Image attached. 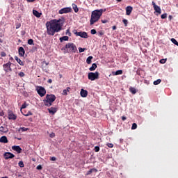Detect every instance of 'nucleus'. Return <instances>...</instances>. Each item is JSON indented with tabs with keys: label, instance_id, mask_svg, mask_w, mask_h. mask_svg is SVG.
<instances>
[{
	"label": "nucleus",
	"instance_id": "1",
	"mask_svg": "<svg viewBox=\"0 0 178 178\" xmlns=\"http://www.w3.org/2000/svg\"><path fill=\"white\" fill-rule=\"evenodd\" d=\"M47 33L49 35H55V33H59L62 30L60 19H53L46 23Z\"/></svg>",
	"mask_w": 178,
	"mask_h": 178
},
{
	"label": "nucleus",
	"instance_id": "2",
	"mask_svg": "<svg viewBox=\"0 0 178 178\" xmlns=\"http://www.w3.org/2000/svg\"><path fill=\"white\" fill-rule=\"evenodd\" d=\"M102 13H104V10H95L92 12L90 24V26H92L95 23H97L99 19H101V16H102Z\"/></svg>",
	"mask_w": 178,
	"mask_h": 178
},
{
	"label": "nucleus",
	"instance_id": "3",
	"mask_svg": "<svg viewBox=\"0 0 178 178\" xmlns=\"http://www.w3.org/2000/svg\"><path fill=\"white\" fill-rule=\"evenodd\" d=\"M56 99V96L55 95H47L46 99L43 100L45 106H51L52 103L55 102Z\"/></svg>",
	"mask_w": 178,
	"mask_h": 178
},
{
	"label": "nucleus",
	"instance_id": "4",
	"mask_svg": "<svg viewBox=\"0 0 178 178\" xmlns=\"http://www.w3.org/2000/svg\"><path fill=\"white\" fill-rule=\"evenodd\" d=\"M64 49H69V52H72V54H76V52H77V47H76V44L74 43H67L65 46Z\"/></svg>",
	"mask_w": 178,
	"mask_h": 178
},
{
	"label": "nucleus",
	"instance_id": "5",
	"mask_svg": "<svg viewBox=\"0 0 178 178\" xmlns=\"http://www.w3.org/2000/svg\"><path fill=\"white\" fill-rule=\"evenodd\" d=\"M88 80H91V81H94L95 80H98L99 79V72H89L88 74Z\"/></svg>",
	"mask_w": 178,
	"mask_h": 178
},
{
	"label": "nucleus",
	"instance_id": "6",
	"mask_svg": "<svg viewBox=\"0 0 178 178\" xmlns=\"http://www.w3.org/2000/svg\"><path fill=\"white\" fill-rule=\"evenodd\" d=\"M36 91L40 97H44L47 94V90L42 86H37Z\"/></svg>",
	"mask_w": 178,
	"mask_h": 178
},
{
	"label": "nucleus",
	"instance_id": "7",
	"mask_svg": "<svg viewBox=\"0 0 178 178\" xmlns=\"http://www.w3.org/2000/svg\"><path fill=\"white\" fill-rule=\"evenodd\" d=\"M10 66H12V63H10V62L3 64V70H4V72H6V73L12 72V67H10Z\"/></svg>",
	"mask_w": 178,
	"mask_h": 178
},
{
	"label": "nucleus",
	"instance_id": "8",
	"mask_svg": "<svg viewBox=\"0 0 178 178\" xmlns=\"http://www.w3.org/2000/svg\"><path fill=\"white\" fill-rule=\"evenodd\" d=\"M8 116L9 120H16V119H17V115L13 113V111L11 110H8Z\"/></svg>",
	"mask_w": 178,
	"mask_h": 178
},
{
	"label": "nucleus",
	"instance_id": "9",
	"mask_svg": "<svg viewBox=\"0 0 178 178\" xmlns=\"http://www.w3.org/2000/svg\"><path fill=\"white\" fill-rule=\"evenodd\" d=\"M75 35H76L77 37H81V38H88V34L87 33V32H77L76 31L74 33Z\"/></svg>",
	"mask_w": 178,
	"mask_h": 178
},
{
	"label": "nucleus",
	"instance_id": "10",
	"mask_svg": "<svg viewBox=\"0 0 178 178\" xmlns=\"http://www.w3.org/2000/svg\"><path fill=\"white\" fill-rule=\"evenodd\" d=\"M72 12V8L70 7H66L60 9L58 11L59 15H63L64 13H70Z\"/></svg>",
	"mask_w": 178,
	"mask_h": 178
},
{
	"label": "nucleus",
	"instance_id": "11",
	"mask_svg": "<svg viewBox=\"0 0 178 178\" xmlns=\"http://www.w3.org/2000/svg\"><path fill=\"white\" fill-rule=\"evenodd\" d=\"M152 3L153 8H154V10H155V12L156 13H158V15H161L162 13L161 7L157 6L156 3H155L154 1H152Z\"/></svg>",
	"mask_w": 178,
	"mask_h": 178
},
{
	"label": "nucleus",
	"instance_id": "12",
	"mask_svg": "<svg viewBox=\"0 0 178 178\" xmlns=\"http://www.w3.org/2000/svg\"><path fill=\"white\" fill-rule=\"evenodd\" d=\"M42 69L44 72H45L46 73H48V65H49V63H47L45 61H43L42 63Z\"/></svg>",
	"mask_w": 178,
	"mask_h": 178
},
{
	"label": "nucleus",
	"instance_id": "13",
	"mask_svg": "<svg viewBox=\"0 0 178 178\" xmlns=\"http://www.w3.org/2000/svg\"><path fill=\"white\" fill-rule=\"evenodd\" d=\"M4 158L5 159H13V158H15V154L10 152H6L4 154Z\"/></svg>",
	"mask_w": 178,
	"mask_h": 178
},
{
	"label": "nucleus",
	"instance_id": "14",
	"mask_svg": "<svg viewBox=\"0 0 178 178\" xmlns=\"http://www.w3.org/2000/svg\"><path fill=\"white\" fill-rule=\"evenodd\" d=\"M80 94H81V97H82V98H87V96L88 95V91H87L86 90H84V89H81Z\"/></svg>",
	"mask_w": 178,
	"mask_h": 178
},
{
	"label": "nucleus",
	"instance_id": "15",
	"mask_svg": "<svg viewBox=\"0 0 178 178\" xmlns=\"http://www.w3.org/2000/svg\"><path fill=\"white\" fill-rule=\"evenodd\" d=\"M12 149L13 151H15L16 152H17V154H22V148L20 147V146H16L14 145L12 147Z\"/></svg>",
	"mask_w": 178,
	"mask_h": 178
},
{
	"label": "nucleus",
	"instance_id": "16",
	"mask_svg": "<svg viewBox=\"0 0 178 178\" xmlns=\"http://www.w3.org/2000/svg\"><path fill=\"white\" fill-rule=\"evenodd\" d=\"M47 111H49V113L54 115L56 112H58V107H51Z\"/></svg>",
	"mask_w": 178,
	"mask_h": 178
},
{
	"label": "nucleus",
	"instance_id": "17",
	"mask_svg": "<svg viewBox=\"0 0 178 178\" xmlns=\"http://www.w3.org/2000/svg\"><path fill=\"white\" fill-rule=\"evenodd\" d=\"M131 12H133V7L129 6L126 8V15L127 16H130L131 15Z\"/></svg>",
	"mask_w": 178,
	"mask_h": 178
},
{
	"label": "nucleus",
	"instance_id": "18",
	"mask_svg": "<svg viewBox=\"0 0 178 178\" xmlns=\"http://www.w3.org/2000/svg\"><path fill=\"white\" fill-rule=\"evenodd\" d=\"M18 52L19 56H24V54H26V51L24 50V48H23V47H20L19 48Z\"/></svg>",
	"mask_w": 178,
	"mask_h": 178
},
{
	"label": "nucleus",
	"instance_id": "19",
	"mask_svg": "<svg viewBox=\"0 0 178 178\" xmlns=\"http://www.w3.org/2000/svg\"><path fill=\"white\" fill-rule=\"evenodd\" d=\"M8 138L6 136H1L0 138V143H3V144H8Z\"/></svg>",
	"mask_w": 178,
	"mask_h": 178
},
{
	"label": "nucleus",
	"instance_id": "20",
	"mask_svg": "<svg viewBox=\"0 0 178 178\" xmlns=\"http://www.w3.org/2000/svg\"><path fill=\"white\" fill-rule=\"evenodd\" d=\"M33 15H34L35 16V17H41V15H42V13L38 12L36 10H33Z\"/></svg>",
	"mask_w": 178,
	"mask_h": 178
},
{
	"label": "nucleus",
	"instance_id": "21",
	"mask_svg": "<svg viewBox=\"0 0 178 178\" xmlns=\"http://www.w3.org/2000/svg\"><path fill=\"white\" fill-rule=\"evenodd\" d=\"M15 59L17 62V63H19V65H20V66H24V62L22 61V60H20V58H19V57L15 56Z\"/></svg>",
	"mask_w": 178,
	"mask_h": 178
},
{
	"label": "nucleus",
	"instance_id": "22",
	"mask_svg": "<svg viewBox=\"0 0 178 178\" xmlns=\"http://www.w3.org/2000/svg\"><path fill=\"white\" fill-rule=\"evenodd\" d=\"M112 74L113 76H119V74H123V70H117L116 72H113Z\"/></svg>",
	"mask_w": 178,
	"mask_h": 178
},
{
	"label": "nucleus",
	"instance_id": "23",
	"mask_svg": "<svg viewBox=\"0 0 178 178\" xmlns=\"http://www.w3.org/2000/svg\"><path fill=\"white\" fill-rule=\"evenodd\" d=\"M63 41H69V36H63L60 38V42H63Z\"/></svg>",
	"mask_w": 178,
	"mask_h": 178
},
{
	"label": "nucleus",
	"instance_id": "24",
	"mask_svg": "<svg viewBox=\"0 0 178 178\" xmlns=\"http://www.w3.org/2000/svg\"><path fill=\"white\" fill-rule=\"evenodd\" d=\"M92 172H98V170H97L96 168L90 169L89 171L87 172L86 176H90V175H91V173H92Z\"/></svg>",
	"mask_w": 178,
	"mask_h": 178
},
{
	"label": "nucleus",
	"instance_id": "25",
	"mask_svg": "<svg viewBox=\"0 0 178 178\" xmlns=\"http://www.w3.org/2000/svg\"><path fill=\"white\" fill-rule=\"evenodd\" d=\"M95 69H97V64L93 63V64L92 65V66L89 68V70H90V72H94V70H95Z\"/></svg>",
	"mask_w": 178,
	"mask_h": 178
},
{
	"label": "nucleus",
	"instance_id": "26",
	"mask_svg": "<svg viewBox=\"0 0 178 178\" xmlns=\"http://www.w3.org/2000/svg\"><path fill=\"white\" fill-rule=\"evenodd\" d=\"M93 58L94 57H92V56H88L86 59V63H88V65H90L91 60H92Z\"/></svg>",
	"mask_w": 178,
	"mask_h": 178
},
{
	"label": "nucleus",
	"instance_id": "27",
	"mask_svg": "<svg viewBox=\"0 0 178 178\" xmlns=\"http://www.w3.org/2000/svg\"><path fill=\"white\" fill-rule=\"evenodd\" d=\"M72 9L75 12V13H77L79 12V8L77 7V5L72 3Z\"/></svg>",
	"mask_w": 178,
	"mask_h": 178
},
{
	"label": "nucleus",
	"instance_id": "28",
	"mask_svg": "<svg viewBox=\"0 0 178 178\" xmlns=\"http://www.w3.org/2000/svg\"><path fill=\"white\" fill-rule=\"evenodd\" d=\"M129 91L130 92H131V94H134V95L137 93V90L134 87H130Z\"/></svg>",
	"mask_w": 178,
	"mask_h": 178
},
{
	"label": "nucleus",
	"instance_id": "29",
	"mask_svg": "<svg viewBox=\"0 0 178 178\" xmlns=\"http://www.w3.org/2000/svg\"><path fill=\"white\" fill-rule=\"evenodd\" d=\"M171 41H172V42L173 44H175V45H177V47H178V42H177V40H176V39L172 38V39H171Z\"/></svg>",
	"mask_w": 178,
	"mask_h": 178
},
{
	"label": "nucleus",
	"instance_id": "30",
	"mask_svg": "<svg viewBox=\"0 0 178 178\" xmlns=\"http://www.w3.org/2000/svg\"><path fill=\"white\" fill-rule=\"evenodd\" d=\"M161 81H162L161 79H157L156 81H154V86H158V84H161Z\"/></svg>",
	"mask_w": 178,
	"mask_h": 178
},
{
	"label": "nucleus",
	"instance_id": "31",
	"mask_svg": "<svg viewBox=\"0 0 178 178\" xmlns=\"http://www.w3.org/2000/svg\"><path fill=\"white\" fill-rule=\"evenodd\" d=\"M28 44L29 45H34V40L33 39L28 40Z\"/></svg>",
	"mask_w": 178,
	"mask_h": 178
},
{
	"label": "nucleus",
	"instance_id": "32",
	"mask_svg": "<svg viewBox=\"0 0 178 178\" xmlns=\"http://www.w3.org/2000/svg\"><path fill=\"white\" fill-rule=\"evenodd\" d=\"M27 130H29V128H26V127H21L19 129V131H27Z\"/></svg>",
	"mask_w": 178,
	"mask_h": 178
},
{
	"label": "nucleus",
	"instance_id": "33",
	"mask_svg": "<svg viewBox=\"0 0 178 178\" xmlns=\"http://www.w3.org/2000/svg\"><path fill=\"white\" fill-rule=\"evenodd\" d=\"M18 76L19 77H24V76H26V74H24V72H20L18 73Z\"/></svg>",
	"mask_w": 178,
	"mask_h": 178
},
{
	"label": "nucleus",
	"instance_id": "34",
	"mask_svg": "<svg viewBox=\"0 0 178 178\" xmlns=\"http://www.w3.org/2000/svg\"><path fill=\"white\" fill-rule=\"evenodd\" d=\"M122 23H124L125 27H127V24L129 23V21H127V19H122Z\"/></svg>",
	"mask_w": 178,
	"mask_h": 178
},
{
	"label": "nucleus",
	"instance_id": "35",
	"mask_svg": "<svg viewBox=\"0 0 178 178\" xmlns=\"http://www.w3.org/2000/svg\"><path fill=\"white\" fill-rule=\"evenodd\" d=\"M168 60V59L166 58H163L160 60V63H161L162 65H163L164 63H166V61Z\"/></svg>",
	"mask_w": 178,
	"mask_h": 178
},
{
	"label": "nucleus",
	"instance_id": "36",
	"mask_svg": "<svg viewBox=\"0 0 178 178\" xmlns=\"http://www.w3.org/2000/svg\"><path fill=\"white\" fill-rule=\"evenodd\" d=\"M18 165L19 168H24V163L22 161L18 163Z\"/></svg>",
	"mask_w": 178,
	"mask_h": 178
},
{
	"label": "nucleus",
	"instance_id": "37",
	"mask_svg": "<svg viewBox=\"0 0 178 178\" xmlns=\"http://www.w3.org/2000/svg\"><path fill=\"white\" fill-rule=\"evenodd\" d=\"M137 129V124L134 123L131 127V130H136Z\"/></svg>",
	"mask_w": 178,
	"mask_h": 178
},
{
	"label": "nucleus",
	"instance_id": "38",
	"mask_svg": "<svg viewBox=\"0 0 178 178\" xmlns=\"http://www.w3.org/2000/svg\"><path fill=\"white\" fill-rule=\"evenodd\" d=\"M86 48H81V47H79V51L80 52V54H81V52H84V51H86Z\"/></svg>",
	"mask_w": 178,
	"mask_h": 178
},
{
	"label": "nucleus",
	"instance_id": "39",
	"mask_svg": "<svg viewBox=\"0 0 178 178\" xmlns=\"http://www.w3.org/2000/svg\"><path fill=\"white\" fill-rule=\"evenodd\" d=\"M26 108H27V104H26V103H24V104L22 105L21 111H22V109H26Z\"/></svg>",
	"mask_w": 178,
	"mask_h": 178
},
{
	"label": "nucleus",
	"instance_id": "40",
	"mask_svg": "<svg viewBox=\"0 0 178 178\" xmlns=\"http://www.w3.org/2000/svg\"><path fill=\"white\" fill-rule=\"evenodd\" d=\"M94 151L95 152H99V146L95 147Z\"/></svg>",
	"mask_w": 178,
	"mask_h": 178
},
{
	"label": "nucleus",
	"instance_id": "41",
	"mask_svg": "<svg viewBox=\"0 0 178 178\" xmlns=\"http://www.w3.org/2000/svg\"><path fill=\"white\" fill-rule=\"evenodd\" d=\"M161 19H166V17H168V14L164 13V14L161 15Z\"/></svg>",
	"mask_w": 178,
	"mask_h": 178
},
{
	"label": "nucleus",
	"instance_id": "42",
	"mask_svg": "<svg viewBox=\"0 0 178 178\" xmlns=\"http://www.w3.org/2000/svg\"><path fill=\"white\" fill-rule=\"evenodd\" d=\"M66 35H69V37H70V35H72V33H70V31L69 29H67L65 32Z\"/></svg>",
	"mask_w": 178,
	"mask_h": 178
},
{
	"label": "nucleus",
	"instance_id": "43",
	"mask_svg": "<svg viewBox=\"0 0 178 178\" xmlns=\"http://www.w3.org/2000/svg\"><path fill=\"white\" fill-rule=\"evenodd\" d=\"M24 116H31L33 115V113L31 111H29L26 114H24Z\"/></svg>",
	"mask_w": 178,
	"mask_h": 178
},
{
	"label": "nucleus",
	"instance_id": "44",
	"mask_svg": "<svg viewBox=\"0 0 178 178\" xmlns=\"http://www.w3.org/2000/svg\"><path fill=\"white\" fill-rule=\"evenodd\" d=\"M107 147H108V148H113V143H107Z\"/></svg>",
	"mask_w": 178,
	"mask_h": 178
},
{
	"label": "nucleus",
	"instance_id": "45",
	"mask_svg": "<svg viewBox=\"0 0 178 178\" xmlns=\"http://www.w3.org/2000/svg\"><path fill=\"white\" fill-rule=\"evenodd\" d=\"M63 95H67V90H66V89H64L63 90Z\"/></svg>",
	"mask_w": 178,
	"mask_h": 178
},
{
	"label": "nucleus",
	"instance_id": "46",
	"mask_svg": "<svg viewBox=\"0 0 178 178\" xmlns=\"http://www.w3.org/2000/svg\"><path fill=\"white\" fill-rule=\"evenodd\" d=\"M91 34L94 35V34H97V31L95 29H92L90 31Z\"/></svg>",
	"mask_w": 178,
	"mask_h": 178
},
{
	"label": "nucleus",
	"instance_id": "47",
	"mask_svg": "<svg viewBox=\"0 0 178 178\" xmlns=\"http://www.w3.org/2000/svg\"><path fill=\"white\" fill-rule=\"evenodd\" d=\"M36 169H38V170H41L42 169V166L41 165H39L37 166Z\"/></svg>",
	"mask_w": 178,
	"mask_h": 178
},
{
	"label": "nucleus",
	"instance_id": "48",
	"mask_svg": "<svg viewBox=\"0 0 178 178\" xmlns=\"http://www.w3.org/2000/svg\"><path fill=\"white\" fill-rule=\"evenodd\" d=\"M1 56H2V57L6 56V53H5L4 51H2V52L1 53Z\"/></svg>",
	"mask_w": 178,
	"mask_h": 178
},
{
	"label": "nucleus",
	"instance_id": "49",
	"mask_svg": "<svg viewBox=\"0 0 178 178\" xmlns=\"http://www.w3.org/2000/svg\"><path fill=\"white\" fill-rule=\"evenodd\" d=\"M104 35V32L103 31H99V37H102Z\"/></svg>",
	"mask_w": 178,
	"mask_h": 178
},
{
	"label": "nucleus",
	"instance_id": "50",
	"mask_svg": "<svg viewBox=\"0 0 178 178\" xmlns=\"http://www.w3.org/2000/svg\"><path fill=\"white\" fill-rule=\"evenodd\" d=\"M0 116H5V112L3 111L0 112Z\"/></svg>",
	"mask_w": 178,
	"mask_h": 178
},
{
	"label": "nucleus",
	"instance_id": "51",
	"mask_svg": "<svg viewBox=\"0 0 178 178\" xmlns=\"http://www.w3.org/2000/svg\"><path fill=\"white\" fill-rule=\"evenodd\" d=\"M50 161H56V157L55 156L51 157Z\"/></svg>",
	"mask_w": 178,
	"mask_h": 178
},
{
	"label": "nucleus",
	"instance_id": "52",
	"mask_svg": "<svg viewBox=\"0 0 178 178\" xmlns=\"http://www.w3.org/2000/svg\"><path fill=\"white\" fill-rule=\"evenodd\" d=\"M121 119L123 122H124V120H126L127 118L124 116H122V117H121Z\"/></svg>",
	"mask_w": 178,
	"mask_h": 178
},
{
	"label": "nucleus",
	"instance_id": "53",
	"mask_svg": "<svg viewBox=\"0 0 178 178\" xmlns=\"http://www.w3.org/2000/svg\"><path fill=\"white\" fill-rule=\"evenodd\" d=\"M65 90H66L67 92H70L71 88H70V87H67Z\"/></svg>",
	"mask_w": 178,
	"mask_h": 178
},
{
	"label": "nucleus",
	"instance_id": "54",
	"mask_svg": "<svg viewBox=\"0 0 178 178\" xmlns=\"http://www.w3.org/2000/svg\"><path fill=\"white\" fill-rule=\"evenodd\" d=\"M50 137H51V138H54V137H55V134H54V133L51 134H50Z\"/></svg>",
	"mask_w": 178,
	"mask_h": 178
},
{
	"label": "nucleus",
	"instance_id": "55",
	"mask_svg": "<svg viewBox=\"0 0 178 178\" xmlns=\"http://www.w3.org/2000/svg\"><path fill=\"white\" fill-rule=\"evenodd\" d=\"M47 83H49V84L52 83V79H48Z\"/></svg>",
	"mask_w": 178,
	"mask_h": 178
},
{
	"label": "nucleus",
	"instance_id": "56",
	"mask_svg": "<svg viewBox=\"0 0 178 178\" xmlns=\"http://www.w3.org/2000/svg\"><path fill=\"white\" fill-rule=\"evenodd\" d=\"M0 131H4V128L3 127H0Z\"/></svg>",
	"mask_w": 178,
	"mask_h": 178
},
{
	"label": "nucleus",
	"instance_id": "57",
	"mask_svg": "<svg viewBox=\"0 0 178 178\" xmlns=\"http://www.w3.org/2000/svg\"><path fill=\"white\" fill-rule=\"evenodd\" d=\"M168 19L169 20H172V19H173V17L172 15H169Z\"/></svg>",
	"mask_w": 178,
	"mask_h": 178
},
{
	"label": "nucleus",
	"instance_id": "58",
	"mask_svg": "<svg viewBox=\"0 0 178 178\" xmlns=\"http://www.w3.org/2000/svg\"><path fill=\"white\" fill-rule=\"evenodd\" d=\"M102 23H104V24L108 23V21L107 20H102Z\"/></svg>",
	"mask_w": 178,
	"mask_h": 178
},
{
	"label": "nucleus",
	"instance_id": "59",
	"mask_svg": "<svg viewBox=\"0 0 178 178\" xmlns=\"http://www.w3.org/2000/svg\"><path fill=\"white\" fill-rule=\"evenodd\" d=\"M27 1V2H34V1H35V0H26Z\"/></svg>",
	"mask_w": 178,
	"mask_h": 178
},
{
	"label": "nucleus",
	"instance_id": "60",
	"mask_svg": "<svg viewBox=\"0 0 178 178\" xmlns=\"http://www.w3.org/2000/svg\"><path fill=\"white\" fill-rule=\"evenodd\" d=\"M113 30H116V26H113Z\"/></svg>",
	"mask_w": 178,
	"mask_h": 178
},
{
	"label": "nucleus",
	"instance_id": "61",
	"mask_svg": "<svg viewBox=\"0 0 178 178\" xmlns=\"http://www.w3.org/2000/svg\"><path fill=\"white\" fill-rule=\"evenodd\" d=\"M117 2H122V0H116Z\"/></svg>",
	"mask_w": 178,
	"mask_h": 178
},
{
	"label": "nucleus",
	"instance_id": "62",
	"mask_svg": "<svg viewBox=\"0 0 178 178\" xmlns=\"http://www.w3.org/2000/svg\"><path fill=\"white\" fill-rule=\"evenodd\" d=\"M10 59V60H13V58L12 57Z\"/></svg>",
	"mask_w": 178,
	"mask_h": 178
},
{
	"label": "nucleus",
	"instance_id": "63",
	"mask_svg": "<svg viewBox=\"0 0 178 178\" xmlns=\"http://www.w3.org/2000/svg\"><path fill=\"white\" fill-rule=\"evenodd\" d=\"M2 178H8V177H3Z\"/></svg>",
	"mask_w": 178,
	"mask_h": 178
},
{
	"label": "nucleus",
	"instance_id": "64",
	"mask_svg": "<svg viewBox=\"0 0 178 178\" xmlns=\"http://www.w3.org/2000/svg\"><path fill=\"white\" fill-rule=\"evenodd\" d=\"M0 42H2V40L1 39H0Z\"/></svg>",
	"mask_w": 178,
	"mask_h": 178
}]
</instances>
